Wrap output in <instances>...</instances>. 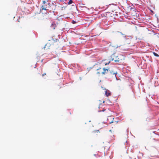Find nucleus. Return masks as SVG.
<instances>
[{
    "mask_svg": "<svg viewBox=\"0 0 159 159\" xmlns=\"http://www.w3.org/2000/svg\"><path fill=\"white\" fill-rule=\"evenodd\" d=\"M47 46V44H46V45L45 46L44 48H45V47Z\"/></svg>",
    "mask_w": 159,
    "mask_h": 159,
    "instance_id": "2eb2a0df",
    "label": "nucleus"
},
{
    "mask_svg": "<svg viewBox=\"0 0 159 159\" xmlns=\"http://www.w3.org/2000/svg\"><path fill=\"white\" fill-rule=\"evenodd\" d=\"M53 6L56 7L55 6H54V5H53Z\"/></svg>",
    "mask_w": 159,
    "mask_h": 159,
    "instance_id": "f3484780",
    "label": "nucleus"
},
{
    "mask_svg": "<svg viewBox=\"0 0 159 159\" xmlns=\"http://www.w3.org/2000/svg\"><path fill=\"white\" fill-rule=\"evenodd\" d=\"M57 27L55 23H52L50 27L52 30H54Z\"/></svg>",
    "mask_w": 159,
    "mask_h": 159,
    "instance_id": "6e6552de",
    "label": "nucleus"
},
{
    "mask_svg": "<svg viewBox=\"0 0 159 159\" xmlns=\"http://www.w3.org/2000/svg\"><path fill=\"white\" fill-rule=\"evenodd\" d=\"M96 74L98 75H100V74L103 75V68H99L96 70Z\"/></svg>",
    "mask_w": 159,
    "mask_h": 159,
    "instance_id": "f03ea898",
    "label": "nucleus"
},
{
    "mask_svg": "<svg viewBox=\"0 0 159 159\" xmlns=\"http://www.w3.org/2000/svg\"><path fill=\"white\" fill-rule=\"evenodd\" d=\"M100 156L98 154H94L91 157L92 159H96L97 158L99 157Z\"/></svg>",
    "mask_w": 159,
    "mask_h": 159,
    "instance_id": "423d86ee",
    "label": "nucleus"
},
{
    "mask_svg": "<svg viewBox=\"0 0 159 159\" xmlns=\"http://www.w3.org/2000/svg\"><path fill=\"white\" fill-rule=\"evenodd\" d=\"M105 94L107 97H108L109 96L111 95V93L110 91L108 90H106L105 93Z\"/></svg>",
    "mask_w": 159,
    "mask_h": 159,
    "instance_id": "0eeeda50",
    "label": "nucleus"
},
{
    "mask_svg": "<svg viewBox=\"0 0 159 159\" xmlns=\"http://www.w3.org/2000/svg\"><path fill=\"white\" fill-rule=\"evenodd\" d=\"M102 111L104 112V111H105L106 112L104 113L103 115L105 116H109L110 115V111L109 110H106L105 109H104L102 111Z\"/></svg>",
    "mask_w": 159,
    "mask_h": 159,
    "instance_id": "20e7f679",
    "label": "nucleus"
},
{
    "mask_svg": "<svg viewBox=\"0 0 159 159\" xmlns=\"http://www.w3.org/2000/svg\"><path fill=\"white\" fill-rule=\"evenodd\" d=\"M114 58H113L112 60H114Z\"/></svg>",
    "mask_w": 159,
    "mask_h": 159,
    "instance_id": "dca6fc26",
    "label": "nucleus"
},
{
    "mask_svg": "<svg viewBox=\"0 0 159 159\" xmlns=\"http://www.w3.org/2000/svg\"><path fill=\"white\" fill-rule=\"evenodd\" d=\"M42 10H46L47 7H45L44 6H42L41 7Z\"/></svg>",
    "mask_w": 159,
    "mask_h": 159,
    "instance_id": "1a4fd4ad",
    "label": "nucleus"
},
{
    "mask_svg": "<svg viewBox=\"0 0 159 159\" xmlns=\"http://www.w3.org/2000/svg\"><path fill=\"white\" fill-rule=\"evenodd\" d=\"M72 22L73 24H75L76 23V22L74 20H72Z\"/></svg>",
    "mask_w": 159,
    "mask_h": 159,
    "instance_id": "f8f14e48",
    "label": "nucleus"
},
{
    "mask_svg": "<svg viewBox=\"0 0 159 159\" xmlns=\"http://www.w3.org/2000/svg\"><path fill=\"white\" fill-rule=\"evenodd\" d=\"M46 75V73H44V74H42V76H44V75Z\"/></svg>",
    "mask_w": 159,
    "mask_h": 159,
    "instance_id": "ddd939ff",
    "label": "nucleus"
},
{
    "mask_svg": "<svg viewBox=\"0 0 159 159\" xmlns=\"http://www.w3.org/2000/svg\"><path fill=\"white\" fill-rule=\"evenodd\" d=\"M153 54L154 55V56H155L156 57H159V55L155 53V52H153Z\"/></svg>",
    "mask_w": 159,
    "mask_h": 159,
    "instance_id": "9d476101",
    "label": "nucleus"
},
{
    "mask_svg": "<svg viewBox=\"0 0 159 159\" xmlns=\"http://www.w3.org/2000/svg\"><path fill=\"white\" fill-rule=\"evenodd\" d=\"M117 73L116 72H114L109 68H103V75H104L107 74L109 75H116Z\"/></svg>",
    "mask_w": 159,
    "mask_h": 159,
    "instance_id": "f257e3e1",
    "label": "nucleus"
},
{
    "mask_svg": "<svg viewBox=\"0 0 159 159\" xmlns=\"http://www.w3.org/2000/svg\"><path fill=\"white\" fill-rule=\"evenodd\" d=\"M110 62L111 61L110 60L108 59L102 60V62L103 65H107L109 64L110 63Z\"/></svg>",
    "mask_w": 159,
    "mask_h": 159,
    "instance_id": "39448f33",
    "label": "nucleus"
},
{
    "mask_svg": "<svg viewBox=\"0 0 159 159\" xmlns=\"http://www.w3.org/2000/svg\"><path fill=\"white\" fill-rule=\"evenodd\" d=\"M122 58H124L123 56L119 55L116 57V59L114 60V61H121Z\"/></svg>",
    "mask_w": 159,
    "mask_h": 159,
    "instance_id": "7ed1b4c3",
    "label": "nucleus"
},
{
    "mask_svg": "<svg viewBox=\"0 0 159 159\" xmlns=\"http://www.w3.org/2000/svg\"><path fill=\"white\" fill-rule=\"evenodd\" d=\"M73 2L72 0H70L68 2V4H70L73 3Z\"/></svg>",
    "mask_w": 159,
    "mask_h": 159,
    "instance_id": "9b49d317",
    "label": "nucleus"
},
{
    "mask_svg": "<svg viewBox=\"0 0 159 159\" xmlns=\"http://www.w3.org/2000/svg\"><path fill=\"white\" fill-rule=\"evenodd\" d=\"M43 3L44 4H45V3H46V2H45V1H43Z\"/></svg>",
    "mask_w": 159,
    "mask_h": 159,
    "instance_id": "4468645a",
    "label": "nucleus"
}]
</instances>
